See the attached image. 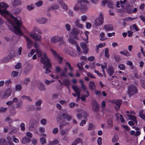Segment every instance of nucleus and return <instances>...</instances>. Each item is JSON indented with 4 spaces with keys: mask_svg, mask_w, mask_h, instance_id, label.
I'll return each mask as SVG.
<instances>
[{
    "mask_svg": "<svg viewBox=\"0 0 145 145\" xmlns=\"http://www.w3.org/2000/svg\"><path fill=\"white\" fill-rule=\"evenodd\" d=\"M104 23V18L101 13H100L99 17L95 20L94 25L96 27L102 25Z\"/></svg>",
    "mask_w": 145,
    "mask_h": 145,
    "instance_id": "39448f33",
    "label": "nucleus"
},
{
    "mask_svg": "<svg viewBox=\"0 0 145 145\" xmlns=\"http://www.w3.org/2000/svg\"><path fill=\"white\" fill-rule=\"evenodd\" d=\"M130 28L131 30L132 31H134V30H135L136 31H138L139 30L137 26L135 24H134L132 26H131Z\"/></svg>",
    "mask_w": 145,
    "mask_h": 145,
    "instance_id": "473e14b6",
    "label": "nucleus"
},
{
    "mask_svg": "<svg viewBox=\"0 0 145 145\" xmlns=\"http://www.w3.org/2000/svg\"><path fill=\"white\" fill-rule=\"evenodd\" d=\"M37 122L36 120L31 119L30 121L29 126V130L30 131H34L36 130L37 127Z\"/></svg>",
    "mask_w": 145,
    "mask_h": 145,
    "instance_id": "0eeeda50",
    "label": "nucleus"
},
{
    "mask_svg": "<svg viewBox=\"0 0 145 145\" xmlns=\"http://www.w3.org/2000/svg\"><path fill=\"white\" fill-rule=\"evenodd\" d=\"M122 101L121 100H118L116 101L115 102V104L117 105V106L118 107V108H120L121 105L122 103Z\"/></svg>",
    "mask_w": 145,
    "mask_h": 145,
    "instance_id": "58836bf2",
    "label": "nucleus"
},
{
    "mask_svg": "<svg viewBox=\"0 0 145 145\" xmlns=\"http://www.w3.org/2000/svg\"><path fill=\"white\" fill-rule=\"evenodd\" d=\"M0 145H8L6 140L3 138L0 139Z\"/></svg>",
    "mask_w": 145,
    "mask_h": 145,
    "instance_id": "72a5a7b5",
    "label": "nucleus"
},
{
    "mask_svg": "<svg viewBox=\"0 0 145 145\" xmlns=\"http://www.w3.org/2000/svg\"><path fill=\"white\" fill-rule=\"evenodd\" d=\"M21 129L23 131H24L25 129V125L24 123H21L20 125Z\"/></svg>",
    "mask_w": 145,
    "mask_h": 145,
    "instance_id": "4d7b16f0",
    "label": "nucleus"
},
{
    "mask_svg": "<svg viewBox=\"0 0 145 145\" xmlns=\"http://www.w3.org/2000/svg\"><path fill=\"white\" fill-rule=\"evenodd\" d=\"M38 89L40 90L44 91L46 90L45 86L43 83L40 82L38 86Z\"/></svg>",
    "mask_w": 145,
    "mask_h": 145,
    "instance_id": "393cba45",
    "label": "nucleus"
},
{
    "mask_svg": "<svg viewBox=\"0 0 145 145\" xmlns=\"http://www.w3.org/2000/svg\"><path fill=\"white\" fill-rule=\"evenodd\" d=\"M137 19V17H136L135 18L129 17L124 18L123 20L124 21L127 22L129 21H132L133 20H134Z\"/></svg>",
    "mask_w": 145,
    "mask_h": 145,
    "instance_id": "a19ab883",
    "label": "nucleus"
},
{
    "mask_svg": "<svg viewBox=\"0 0 145 145\" xmlns=\"http://www.w3.org/2000/svg\"><path fill=\"white\" fill-rule=\"evenodd\" d=\"M105 34L103 32H101L100 34V36L101 37V38L100 39V40H104L105 39H107L106 38H105Z\"/></svg>",
    "mask_w": 145,
    "mask_h": 145,
    "instance_id": "c03bdc74",
    "label": "nucleus"
},
{
    "mask_svg": "<svg viewBox=\"0 0 145 145\" xmlns=\"http://www.w3.org/2000/svg\"><path fill=\"white\" fill-rule=\"evenodd\" d=\"M19 73V72L16 71H13L11 74V76L12 77H15L17 76Z\"/></svg>",
    "mask_w": 145,
    "mask_h": 145,
    "instance_id": "09e8293b",
    "label": "nucleus"
},
{
    "mask_svg": "<svg viewBox=\"0 0 145 145\" xmlns=\"http://www.w3.org/2000/svg\"><path fill=\"white\" fill-rule=\"evenodd\" d=\"M69 107L71 108H73L76 105L77 106H78V105H76L75 103L74 102H72L69 105Z\"/></svg>",
    "mask_w": 145,
    "mask_h": 145,
    "instance_id": "6e6d98bb",
    "label": "nucleus"
},
{
    "mask_svg": "<svg viewBox=\"0 0 145 145\" xmlns=\"http://www.w3.org/2000/svg\"><path fill=\"white\" fill-rule=\"evenodd\" d=\"M10 16L11 18L8 19V21L12 26V31L18 35H22L23 33L20 28L21 25L20 18L19 17L15 18L12 15H10Z\"/></svg>",
    "mask_w": 145,
    "mask_h": 145,
    "instance_id": "f257e3e1",
    "label": "nucleus"
},
{
    "mask_svg": "<svg viewBox=\"0 0 145 145\" xmlns=\"http://www.w3.org/2000/svg\"><path fill=\"white\" fill-rule=\"evenodd\" d=\"M132 7H129L127 9V12L129 14H132Z\"/></svg>",
    "mask_w": 145,
    "mask_h": 145,
    "instance_id": "0e129e2a",
    "label": "nucleus"
},
{
    "mask_svg": "<svg viewBox=\"0 0 145 145\" xmlns=\"http://www.w3.org/2000/svg\"><path fill=\"white\" fill-rule=\"evenodd\" d=\"M80 46L83 49V52L85 54H87L88 49L87 48V46L86 43L82 42L80 43Z\"/></svg>",
    "mask_w": 145,
    "mask_h": 145,
    "instance_id": "412c9836",
    "label": "nucleus"
},
{
    "mask_svg": "<svg viewBox=\"0 0 145 145\" xmlns=\"http://www.w3.org/2000/svg\"><path fill=\"white\" fill-rule=\"evenodd\" d=\"M69 42L71 44L75 45L77 46L78 43L76 40L74 39L73 38H70L69 39Z\"/></svg>",
    "mask_w": 145,
    "mask_h": 145,
    "instance_id": "c756f323",
    "label": "nucleus"
},
{
    "mask_svg": "<svg viewBox=\"0 0 145 145\" xmlns=\"http://www.w3.org/2000/svg\"><path fill=\"white\" fill-rule=\"evenodd\" d=\"M40 142L42 144H44L46 142V140L44 137H42L40 138Z\"/></svg>",
    "mask_w": 145,
    "mask_h": 145,
    "instance_id": "de8ad7c7",
    "label": "nucleus"
},
{
    "mask_svg": "<svg viewBox=\"0 0 145 145\" xmlns=\"http://www.w3.org/2000/svg\"><path fill=\"white\" fill-rule=\"evenodd\" d=\"M40 57V61L43 63H50V60L47 57L45 52H42V56Z\"/></svg>",
    "mask_w": 145,
    "mask_h": 145,
    "instance_id": "6e6552de",
    "label": "nucleus"
},
{
    "mask_svg": "<svg viewBox=\"0 0 145 145\" xmlns=\"http://www.w3.org/2000/svg\"><path fill=\"white\" fill-rule=\"evenodd\" d=\"M50 51L55 57L58 60L59 63H65V59H63L62 57H60L59 55L56 51L52 49H51ZM65 63H69L67 62H65Z\"/></svg>",
    "mask_w": 145,
    "mask_h": 145,
    "instance_id": "20e7f679",
    "label": "nucleus"
},
{
    "mask_svg": "<svg viewBox=\"0 0 145 145\" xmlns=\"http://www.w3.org/2000/svg\"><path fill=\"white\" fill-rule=\"evenodd\" d=\"M68 132V129H61V134L63 135H66Z\"/></svg>",
    "mask_w": 145,
    "mask_h": 145,
    "instance_id": "c9c22d12",
    "label": "nucleus"
},
{
    "mask_svg": "<svg viewBox=\"0 0 145 145\" xmlns=\"http://www.w3.org/2000/svg\"><path fill=\"white\" fill-rule=\"evenodd\" d=\"M72 87L77 95H80L81 89L80 88L75 86H72Z\"/></svg>",
    "mask_w": 145,
    "mask_h": 145,
    "instance_id": "6ab92c4d",
    "label": "nucleus"
},
{
    "mask_svg": "<svg viewBox=\"0 0 145 145\" xmlns=\"http://www.w3.org/2000/svg\"><path fill=\"white\" fill-rule=\"evenodd\" d=\"M51 64H44L43 68L45 70V73L48 74L51 72Z\"/></svg>",
    "mask_w": 145,
    "mask_h": 145,
    "instance_id": "ddd939ff",
    "label": "nucleus"
},
{
    "mask_svg": "<svg viewBox=\"0 0 145 145\" xmlns=\"http://www.w3.org/2000/svg\"><path fill=\"white\" fill-rule=\"evenodd\" d=\"M71 33L74 35V37L76 40L78 39V37L76 36L79 33V30L77 28H74L71 31Z\"/></svg>",
    "mask_w": 145,
    "mask_h": 145,
    "instance_id": "dca6fc26",
    "label": "nucleus"
},
{
    "mask_svg": "<svg viewBox=\"0 0 145 145\" xmlns=\"http://www.w3.org/2000/svg\"><path fill=\"white\" fill-rule=\"evenodd\" d=\"M14 54V52L13 51H11L10 54L7 57H4L2 59V63H8L9 61L12 59L14 57V55L12 54Z\"/></svg>",
    "mask_w": 145,
    "mask_h": 145,
    "instance_id": "9b49d317",
    "label": "nucleus"
},
{
    "mask_svg": "<svg viewBox=\"0 0 145 145\" xmlns=\"http://www.w3.org/2000/svg\"><path fill=\"white\" fill-rule=\"evenodd\" d=\"M34 46L35 48L37 56L39 57H40L42 56V52H43L40 49L39 44L37 42H35L34 44Z\"/></svg>",
    "mask_w": 145,
    "mask_h": 145,
    "instance_id": "9d476101",
    "label": "nucleus"
},
{
    "mask_svg": "<svg viewBox=\"0 0 145 145\" xmlns=\"http://www.w3.org/2000/svg\"><path fill=\"white\" fill-rule=\"evenodd\" d=\"M63 84L65 86L69 85L71 83L69 80L65 79L63 81Z\"/></svg>",
    "mask_w": 145,
    "mask_h": 145,
    "instance_id": "e433bc0d",
    "label": "nucleus"
},
{
    "mask_svg": "<svg viewBox=\"0 0 145 145\" xmlns=\"http://www.w3.org/2000/svg\"><path fill=\"white\" fill-rule=\"evenodd\" d=\"M104 27L105 29L107 31L112 30L113 29V25L111 24L105 25Z\"/></svg>",
    "mask_w": 145,
    "mask_h": 145,
    "instance_id": "b1692460",
    "label": "nucleus"
},
{
    "mask_svg": "<svg viewBox=\"0 0 145 145\" xmlns=\"http://www.w3.org/2000/svg\"><path fill=\"white\" fill-rule=\"evenodd\" d=\"M26 40L27 44H32V42L31 39L26 36H24Z\"/></svg>",
    "mask_w": 145,
    "mask_h": 145,
    "instance_id": "79ce46f5",
    "label": "nucleus"
},
{
    "mask_svg": "<svg viewBox=\"0 0 145 145\" xmlns=\"http://www.w3.org/2000/svg\"><path fill=\"white\" fill-rule=\"evenodd\" d=\"M32 66L30 64H26L25 65L24 72L25 74H27L32 68Z\"/></svg>",
    "mask_w": 145,
    "mask_h": 145,
    "instance_id": "2eb2a0df",
    "label": "nucleus"
},
{
    "mask_svg": "<svg viewBox=\"0 0 145 145\" xmlns=\"http://www.w3.org/2000/svg\"><path fill=\"white\" fill-rule=\"evenodd\" d=\"M16 90L20 91L22 89V86L20 84H18L15 86Z\"/></svg>",
    "mask_w": 145,
    "mask_h": 145,
    "instance_id": "ea45409f",
    "label": "nucleus"
},
{
    "mask_svg": "<svg viewBox=\"0 0 145 145\" xmlns=\"http://www.w3.org/2000/svg\"><path fill=\"white\" fill-rule=\"evenodd\" d=\"M62 116L64 118L66 119L68 121H70L72 118V116L67 113L62 114Z\"/></svg>",
    "mask_w": 145,
    "mask_h": 145,
    "instance_id": "cd10ccee",
    "label": "nucleus"
},
{
    "mask_svg": "<svg viewBox=\"0 0 145 145\" xmlns=\"http://www.w3.org/2000/svg\"><path fill=\"white\" fill-rule=\"evenodd\" d=\"M84 112V111H81V113H80L79 114L77 115V117L78 119L80 120L82 119L83 116H84L83 114Z\"/></svg>",
    "mask_w": 145,
    "mask_h": 145,
    "instance_id": "37998d69",
    "label": "nucleus"
},
{
    "mask_svg": "<svg viewBox=\"0 0 145 145\" xmlns=\"http://www.w3.org/2000/svg\"><path fill=\"white\" fill-rule=\"evenodd\" d=\"M30 36L36 41H40L41 40V36L39 34H30Z\"/></svg>",
    "mask_w": 145,
    "mask_h": 145,
    "instance_id": "4468645a",
    "label": "nucleus"
},
{
    "mask_svg": "<svg viewBox=\"0 0 145 145\" xmlns=\"http://www.w3.org/2000/svg\"><path fill=\"white\" fill-rule=\"evenodd\" d=\"M12 92V90L10 89H7L6 92L4 94L3 97L4 98H8L9 96L11 95Z\"/></svg>",
    "mask_w": 145,
    "mask_h": 145,
    "instance_id": "4be33fe9",
    "label": "nucleus"
},
{
    "mask_svg": "<svg viewBox=\"0 0 145 145\" xmlns=\"http://www.w3.org/2000/svg\"><path fill=\"white\" fill-rule=\"evenodd\" d=\"M82 141L80 138H77L75 140L74 142L73 143L75 144L76 145L79 143H82Z\"/></svg>",
    "mask_w": 145,
    "mask_h": 145,
    "instance_id": "49530a36",
    "label": "nucleus"
},
{
    "mask_svg": "<svg viewBox=\"0 0 145 145\" xmlns=\"http://www.w3.org/2000/svg\"><path fill=\"white\" fill-rule=\"evenodd\" d=\"M109 0H105L103 1V5L104 6L107 4V5L108 7L111 8H113V3L109 1Z\"/></svg>",
    "mask_w": 145,
    "mask_h": 145,
    "instance_id": "aec40b11",
    "label": "nucleus"
},
{
    "mask_svg": "<svg viewBox=\"0 0 145 145\" xmlns=\"http://www.w3.org/2000/svg\"><path fill=\"white\" fill-rule=\"evenodd\" d=\"M87 97H88V96H87L86 95L82 94L81 95V97L80 98V99H81L82 101H85L86 98Z\"/></svg>",
    "mask_w": 145,
    "mask_h": 145,
    "instance_id": "69168bd1",
    "label": "nucleus"
},
{
    "mask_svg": "<svg viewBox=\"0 0 145 145\" xmlns=\"http://www.w3.org/2000/svg\"><path fill=\"white\" fill-rule=\"evenodd\" d=\"M62 116L59 115L57 117V119L58 122L59 123H63L64 121V120L62 118Z\"/></svg>",
    "mask_w": 145,
    "mask_h": 145,
    "instance_id": "f704fd0d",
    "label": "nucleus"
},
{
    "mask_svg": "<svg viewBox=\"0 0 145 145\" xmlns=\"http://www.w3.org/2000/svg\"><path fill=\"white\" fill-rule=\"evenodd\" d=\"M118 67L121 70H123L125 68V66L123 64H120L118 66Z\"/></svg>",
    "mask_w": 145,
    "mask_h": 145,
    "instance_id": "774afa93",
    "label": "nucleus"
},
{
    "mask_svg": "<svg viewBox=\"0 0 145 145\" xmlns=\"http://www.w3.org/2000/svg\"><path fill=\"white\" fill-rule=\"evenodd\" d=\"M106 71L110 76H112L114 72V68L111 66H109L107 69Z\"/></svg>",
    "mask_w": 145,
    "mask_h": 145,
    "instance_id": "a211bd4d",
    "label": "nucleus"
},
{
    "mask_svg": "<svg viewBox=\"0 0 145 145\" xmlns=\"http://www.w3.org/2000/svg\"><path fill=\"white\" fill-rule=\"evenodd\" d=\"M30 79L29 78H25L24 81V84L27 86L29 83V82H30Z\"/></svg>",
    "mask_w": 145,
    "mask_h": 145,
    "instance_id": "8fccbe9b",
    "label": "nucleus"
},
{
    "mask_svg": "<svg viewBox=\"0 0 145 145\" xmlns=\"http://www.w3.org/2000/svg\"><path fill=\"white\" fill-rule=\"evenodd\" d=\"M66 29L68 31H69L71 30V26L69 24H67L65 25Z\"/></svg>",
    "mask_w": 145,
    "mask_h": 145,
    "instance_id": "338daca9",
    "label": "nucleus"
},
{
    "mask_svg": "<svg viewBox=\"0 0 145 145\" xmlns=\"http://www.w3.org/2000/svg\"><path fill=\"white\" fill-rule=\"evenodd\" d=\"M59 7V5L57 4H54L51 6L48 9L47 11L49 12L50 10H54V9H57Z\"/></svg>",
    "mask_w": 145,
    "mask_h": 145,
    "instance_id": "a878e982",
    "label": "nucleus"
},
{
    "mask_svg": "<svg viewBox=\"0 0 145 145\" xmlns=\"http://www.w3.org/2000/svg\"><path fill=\"white\" fill-rule=\"evenodd\" d=\"M137 90L136 87L133 85L129 86L128 89L127 94L129 97L137 93Z\"/></svg>",
    "mask_w": 145,
    "mask_h": 145,
    "instance_id": "423d86ee",
    "label": "nucleus"
},
{
    "mask_svg": "<svg viewBox=\"0 0 145 145\" xmlns=\"http://www.w3.org/2000/svg\"><path fill=\"white\" fill-rule=\"evenodd\" d=\"M36 21L38 24H44L47 22L48 20L47 18L44 17L36 19Z\"/></svg>",
    "mask_w": 145,
    "mask_h": 145,
    "instance_id": "f8f14e48",
    "label": "nucleus"
},
{
    "mask_svg": "<svg viewBox=\"0 0 145 145\" xmlns=\"http://www.w3.org/2000/svg\"><path fill=\"white\" fill-rule=\"evenodd\" d=\"M42 103V101L41 100H39L36 101L35 104V105L36 106H40Z\"/></svg>",
    "mask_w": 145,
    "mask_h": 145,
    "instance_id": "052dcab7",
    "label": "nucleus"
},
{
    "mask_svg": "<svg viewBox=\"0 0 145 145\" xmlns=\"http://www.w3.org/2000/svg\"><path fill=\"white\" fill-rule=\"evenodd\" d=\"M33 29L35 31L37 32L38 33L41 34L42 33V31H41L40 29L38 27L35 26L34 28Z\"/></svg>",
    "mask_w": 145,
    "mask_h": 145,
    "instance_id": "3c124183",
    "label": "nucleus"
},
{
    "mask_svg": "<svg viewBox=\"0 0 145 145\" xmlns=\"http://www.w3.org/2000/svg\"><path fill=\"white\" fill-rule=\"evenodd\" d=\"M127 116L130 118L131 120L134 122V121H137V119L135 116L129 114H127Z\"/></svg>",
    "mask_w": 145,
    "mask_h": 145,
    "instance_id": "4c0bfd02",
    "label": "nucleus"
},
{
    "mask_svg": "<svg viewBox=\"0 0 145 145\" xmlns=\"http://www.w3.org/2000/svg\"><path fill=\"white\" fill-rule=\"evenodd\" d=\"M58 143V141L57 140H56L50 142V144L51 145H54L55 144H57Z\"/></svg>",
    "mask_w": 145,
    "mask_h": 145,
    "instance_id": "680f3d73",
    "label": "nucleus"
},
{
    "mask_svg": "<svg viewBox=\"0 0 145 145\" xmlns=\"http://www.w3.org/2000/svg\"><path fill=\"white\" fill-rule=\"evenodd\" d=\"M89 89L91 90H93L95 88V85L94 82L93 81H91L89 84Z\"/></svg>",
    "mask_w": 145,
    "mask_h": 145,
    "instance_id": "2f4dec72",
    "label": "nucleus"
},
{
    "mask_svg": "<svg viewBox=\"0 0 145 145\" xmlns=\"http://www.w3.org/2000/svg\"><path fill=\"white\" fill-rule=\"evenodd\" d=\"M23 102L22 101H20L18 102L16 104V108H21L22 106Z\"/></svg>",
    "mask_w": 145,
    "mask_h": 145,
    "instance_id": "7c9ffc66",
    "label": "nucleus"
},
{
    "mask_svg": "<svg viewBox=\"0 0 145 145\" xmlns=\"http://www.w3.org/2000/svg\"><path fill=\"white\" fill-rule=\"evenodd\" d=\"M40 123L43 125H46V120L45 119H43L40 120Z\"/></svg>",
    "mask_w": 145,
    "mask_h": 145,
    "instance_id": "e2e57ef3",
    "label": "nucleus"
},
{
    "mask_svg": "<svg viewBox=\"0 0 145 145\" xmlns=\"http://www.w3.org/2000/svg\"><path fill=\"white\" fill-rule=\"evenodd\" d=\"M80 20L77 18L75 22V25L78 27L82 28H83V25L82 24H80Z\"/></svg>",
    "mask_w": 145,
    "mask_h": 145,
    "instance_id": "bb28decb",
    "label": "nucleus"
},
{
    "mask_svg": "<svg viewBox=\"0 0 145 145\" xmlns=\"http://www.w3.org/2000/svg\"><path fill=\"white\" fill-rule=\"evenodd\" d=\"M94 128V125L91 123H89V127L88 129V130H91Z\"/></svg>",
    "mask_w": 145,
    "mask_h": 145,
    "instance_id": "864d4df0",
    "label": "nucleus"
},
{
    "mask_svg": "<svg viewBox=\"0 0 145 145\" xmlns=\"http://www.w3.org/2000/svg\"><path fill=\"white\" fill-rule=\"evenodd\" d=\"M96 66H101L103 70L106 69L107 67L106 64H104V65H103L102 64L101 65L100 64H96Z\"/></svg>",
    "mask_w": 145,
    "mask_h": 145,
    "instance_id": "bf43d9fd",
    "label": "nucleus"
},
{
    "mask_svg": "<svg viewBox=\"0 0 145 145\" xmlns=\"http://www.w3.org/2000/svg\"><path fill=\"white\" fill-rule=\"evenodd\" d=\"M91 106L93 111L98 113L99 110V106L97 102L93 100L92 102Z\"/></svg>",
    "mask_w": 145,
    "mask_h": 145,
    "instance_id": "1a4fd4ad",
    "label": "nucleus"
},
{
    "mask_svg": "<svg viewBox=\"0 0 145 145\" xmlns=\"http://www.w3.org/2000/svg\"><path fill=\"white\" fill-rule=\"evenodd\" d=\"M43 2L42 1H40L35 3V5L38 7L41 6Z\"/></svg>",
    "mask_w": 145,
    "mask_h": 145,
    "instance_id": "5fc2aeb1",
    "label": "nucleus"
},
{
    "mask_svg": "<svg viewBox=\"0 0 145 145\" xmlns=\"http://www.w3.org/2000/svg\"><path fill=\"white\" fill-rule=\"evenodd\" d=\"M140 85L142 87L145 89V81L144 80H141Z\"/></svg>",
    "mask_w": 145,
    "mask_h": 145,
    "instance_id": "13d9d810",
    "label": "nucleus"
},
{
    "mask_svg": "<svg viewBox=\"0 0 145 145\" xmlns=\"http://www.w3.org/2000/svg\"><path fill=\"white\" fill-rule=\"evenodd\" d=\"M22 3L21 0H14L12 2V5L13 6L16 7L20 5Z\"/></svg>",
    "mask_w": 145,
    "mask_h": 145,
    "instance_id": "5701e85b",
    "label": "nucleus"
},
{
    "mask_svg": "<svg viewBox=\"0 0 145 145\" xmlns=\"http://www.w3.org/2000/svg\"><path fill=\"white\" fill-rule=\"evenodd\" d=\"M50 42L53 44H55L58 42H61V43L59 44V46L61 44H63L64 43L63 37L56 36L52 37L50 39Z\"/></svg>",
    "mask_w": 145,
    "mask_h": 145,
    "instance_id": "7ed1b4c3",
    "label": "nucleus"
},
{
    "mask_svg": "<svg viewBox=\"0 0 145 145\" xmlns=\"http://www.w3.org/2000/svg\"><path fill=\"white\" fill-rule=\"evenodd\" d=\"M58 3L61 5L62 8L65 10H67L68 8L63 0H57Z\"/></svg>",
    "mask_w": 145,
    "mask_h": 145,
    "instance_id": "f3484780",
    "label": "nucleus"
},
{
    "mask_svg": "<svg viewBox=\"0 0 145 145\" xmlns=\"http://www.w3.org/2000/svg\"><path fill=\"white\" fill-rule=\"evenodd\" d=\"M31 140L30 138L24 137L22 139V142L23 144H25L29 142Z\"/></svg>",
    "mask_w": 145,
    "mask_h": 145,
    "instance_id": "c85d7f7f",
    "label": "nucleus"
},
{
    "mask_svg": "<svg viewBox=\"0 0 145 145\" xmlns=\"http://www.w3.org/2000/svg\"><path fill=\"white\" fill-rule=\"evenodd\" d=\"M88 1L87 0H82L78 1V7L79 9L83 13H85L88 9V7L86 3Z\"/></svg>",
    "mask_w": 145,
    "mask_h": 145,
    "instance_id": "f03ea898",
    "label": "nucleus"
},
{
    "mask_svg": "<svg viewBox=\"0 0 145 145\" xmlns=\"http://www.w3.org/2000/svg\"><path fill=\"white\" fill-rule=\"evenodd\" d=\"M105 55L106 57L108 58L109 57V54L108 53V49L107 48L105 49Z\"/></svg>",
    "mask_w": 145,
    "mask_h": 145,
    "instance_id": "603ef678",
    "label": "nucleus"
},
{
    "mask_svg": "<svg viewBox=\"0 0 145 145\" xmlns=\"http://www.w3.org/2000/svg\"><path fill=\"white\" fill-rule=\"evenodd\" d=\"M34 6L32 4H31V5H28L27 6V9L28 10H32L34 8Z\"/></svg>",
    "mask_w": 145,
    "mask_h": 145,
    "instance_id": "a18cd8bd",
    "label": "nucleus"
}]
</instances>
